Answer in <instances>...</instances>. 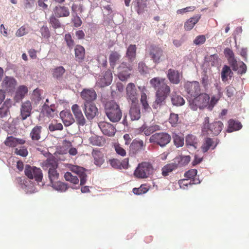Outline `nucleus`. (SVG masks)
Here are the masks:
<instances>
[{
    "instance_id": "nucleus-52",
    "label": "nucleus",
    "mask_w": 249,
    "mask_h": 249,
    "mask_svg": "<svg viewBox=\"0 0 249 249\" xmlns=\"http://www.w3.org/2000/svg\"><path fill=\"white\" fill-rule=\"evenodd\" d=\"M14 153L15 154L23 157H26L28 154V151L27 147L24 146H21L19 148H16L15 149Z\"/></svg>"
},
{
    "instance_id": "nucleus-6",
    "label": "nucleus",
    "mask_w": 249,
    "mask_h": 249,
    "mask_svg": "<svg viewBox=\"0 0 249 249\" xmlns=\"http://www.w3.org/2000/svg\"><path fill=\"white\" fill-rule=\"evenodd\" d=\"M154 168L149 162L143 161L139 163L134 171V176L139 178H146L152 175Z\"/></svg>"
},
{
    "instance_id": "nucleus-28",
    "label": "nucleus",
    "mask_w": 249,
    "mask_h": 249,
    "mask_svg": "<svg viewBox=\"0 0 249 249\" xmlns=\"http://www.w3.org/2000/svg\"><path fill=\"white\" fill-rule=\"evenodd\" d=\"M200 18L201 16L198 15L187 20L184 23V28L185 30L190 31L192 30L194 26L199 21Z\"/></svg>"
},
{
    "instance_id": "nucleus-23",
    "label": "nucleus",
    "mask_w": 249,
    "mask_h": 249,
    "mask_svg": "<svg viewBox=\"0 0 249 249\" xmlns=\"http://www.w3.org/2000/svg\"><path fill=\"white\" fill-rule=\"evenodd\" d=\"M129 114L132 121L138 120L141 118V110L138 103L131 104Z\"/></svg>"
},
{
    "instance_id": "nucleus-40",
    "label": "nucleus",
    "mask_w": 249,
    "mask_h": 249,
    "mask_svg": "<svg viewBox=\"0 0 249 249\" xmlns=\"http://www.w3.org/2000/svg\"><path fill=\"white\" fill-rule=\"evenodd\" d=\"M89 142L91 144L99 146H102L105 143V141L102 137L95 135L89 138Z\"/></svg>"
},
{
    "instance_id": "nucleus-9",
    "label": "nucleus",
    "mask_w": 249,
    "mask_h": 249,
    "mask_svg": "<svg viewBox=\"0 0 249 249\" xmlns=\"http://www.w3.org/2000/svg\"><path fill=\"white\" fill-rule=\"evenodd\" d=\"M146 145V143L142 140L137 138L134 139L129 146V155L133 156L141 151L145 150Z\"/></svg>"
},
{
    "instance_id": "nucleus-29",
    "label": "nucleus",
    "mask_w": 249,
    "mask_h": 249,
    "mask_svg": "<svg viewBox=\"0 0 249 249\" xmlns=\"http://www.w3.org/2000/svg\"><path fill=\"white\" fill-rule=\"evenodd\" d=\"M180 188L183 189H187L189 186H192L193 184H197L200 183L199 179H194L189 180L188 179H180L178 182Z\"/></svg>"
},
{
    "instance_id": "nucleus-62",
    "label": "nucleus",
    "mask_w": 249,
    "mask_h": 249,
    "mask_svg": "<svg viewBox=\"0 0 249 249\" xmlns=\"http://www.w3.org/2000/svg\"><path fill=\"white\" fill-rule=\"evenodd\" d=\"M50 23L55 29L60 28L61 26V24L59 20L53 16L50 18Z\"/></svg>"
},
{
    "instance_id": "nucleus-58",
    "label": "nucleus",
    "mask_w": 249,
    "mask_h": 249,
    "mask_svg": "<svg viewBox=\"0 0 249 249\" xmlns=\"http://www.w3.org/2000/svg\"><path fill=\"white\" fill-rule=\"evenodd\" d=\"M28 33V28L27 26L23 25L19 28L16 33V36L18 37L22 36Z\"/></svg>"
},
{
    "instance_id": "nucleus-39",
    "label": "nucleus",
    "mask_w": 249,
    "mask_h": 249,
    "mask_svg": "<svg viewBox=\"0 0 249 249\" xmlns=\"http://www.w3.org/2000/svg\"><path fill=\"white\" fill-rule=\"evenodd\" d=\"M178 167V164L175 163H171L165 165L162 168V175L166 177L169 175V173L176 169Z\"/></svg>"
},
{
    "instance_id": "nucleus-11",
    "label": "nucleus",
    "mask_w": 249,
    "mask_h": 249,
    "mask_svg": "<svg viewBox=\"0 0 249 249\" xmlns=\"http://www.w3.org/2000/svg\"><path fill=\"white\" fill-rule=\"evenodd\" d=\"M185 90L190 97H195L200 91V84L197 81H187L184 84Z\"/></svg>"
},
{
    "instance_id": "nucleus-37",
    "label": "nucleus",
    "mask_w": 249,
    "mask_h": 249,
    "mask_svg": "<svg viewBox=\"0 0 249 249\" xmlns=\"http://www.w3.org/2000/svg\"><path fill=\"white\" fill-rule=\"evenodd\" d=\"M229 126L228 132H231L234 131L238 130L242 127V124L240 122L233 120H230L228 122Z\"/></svg>"
},
{
    "instance_id": "nucleus-15",
    "label": "nucleus",
    "mask_w": 249,
    "mask_h": 249,
    "mask_svg": "<svg viewBox=\"0 0 249 249\" xmlns=\"http://www.w3.org/2000/svg\"><path fill=\"white\" fill-rule=\"evenodd\" d=\"M118 77L121 81H125L128 78L130 75L132 67L127 66L125 63H122L118 68Z\"/></svg>"
},
{
    "instance_id": "nucleus-25",
    "label": "nucleus",
    "mask_w": 249,
    "mask_h": 249,
    "mask_svg": "<svg viewBox=\"0 0 249 249\" xmlns=\"http://www.w3.org/2000/svg\"><path fill=\"white\" fill-rule=\"evenodd\" d=\"M60 116L66 126L71 125L74 122V119L70 111L63 110L60 112Z\"/></svg>"
},
{
    "instance_id": "nucleus-38",
    "label": "nucleus",
    "mask_w": 249,
    "mask_h": 249,
    "mask_svg": "<svg viewBox=\"0 0 249 249\" xmlns=\"http://www.w3.org/2000/svg\"><path fill=\"white\" fill-rule=\"evenodd\" d=\"M136 49L137 48L135 45H130L128 46L126 51V56L130 61H133L135 58Z\"/></svg>"
},
{
    "instance_id": "nucleus-3",
    "label": "nucleus",
    "mask_w": 249,
    "mask_h": 249,
    "mask_svg": "<svg viewBox=\"0 0 249 249\" xmlns=\"http://www.w3.org/2000/svg\"><path fill=\"white\" fill-rule=\"evenodd\" d=\"M42 167L44 170H48V178L51 183L57 181L59 174L57 171L58 163L54 157L48 158L42 163Z\"/></svg>"
},
{
    "instance_id": "nucleus-1",
    "label": "nucleus",
    "mask_w": 249,
    "mask_h": 249,
    "mask_svg": "<svg viewBox=\"0 0 249 249\" xmlns=\"http://www.w3.org/2000/svg\"><path fill=\"white\" fill-rule=\"evenodd\" d=\"M150 84L156 90V99L152 107L154 109L160 108L165 104V100L170 93L171 89L165 78L156 77L150 80Z\"/></svg>"
},
{
    "instance_id": "nucleus-56",
    "label": "nucleus",
    "mask_w": 249,
    "mask_h": 249,
    "mask_svg": "<svg viewBox=\"0 0 249 249\" xmlns=\"http://www.w3.org/2000/svg\"><path fill=\"white\" fill-rule=\"evenodd\" d=\"M4 144L10 147H16L17 146L16 138L13 136L7 137L4 141Z\"/></svg>"
},
{
    "instance_id": "nucleus-10",
    "label": "nucleus",
    "mask_w": 249,
    "mask_h": 249,
    "mask_svg": "<svg viewBox=\"0 0 249 249\" xmlns=\"http://www.w3.org/2000/svg\"><path fill=\"white\" fill-rule=\"evenodd\" d=\"M148 52L150 58L155 63H159L164 58L163 51L158 46L151 45Z\"/></svg>"
},
{
    "instance_id": "nucleus-60",
    "label": "nucleus",
    "mask_w": 249,
    "mask_h": 249,
    "mask_svg": "<svg viewBox=\"0 0 249 249\" xmlns=\"http://www.w3.org/2000/svg\"><path fill=\"white\" fill-rule=\"evenodd\" d=\"M201 82L202 86L205 89H207L208 88L209 85H210V80L209 76L207 74L206 72H204L202 74Z\"/></svg>"
},
{
    "instance_id": "nucleus-64",
    "label": "nucleus",
    "mask_w": 249,
    "mask_h": 249,
    "mask_svg": "<svg viewBox=\"0 0 249 249\" xmlns=\"http://www.w3.org/2000/svg\"><path fill=\"white\" fill-rule=\"evenodd\" d=\"M206 41V37L204 35H199L196 37L194 40V44L196 45H200L203 44Z\"/></svg>"
},
{
    "instance_id": "nucleus-53",
    "label": "nucleus",
    "mask_w": 249,
    "mask_h": 249,
    "mask_svg": "<svg viewBox=\"0 0 249 249\" xmlns=\"http://www.w3.org/2000/svg\"><path fill=\"white\" fill-rule=\"evenodd\" d=\"M149 189L145 184L142 185L139 188H134L133 189V192L134 194L140 195L146 193Z\"/></svg>"
},
{
    "instance_id": "nucleus-45",
    "label": "nucleus",
    "mask_w": 249,
    "mask_h": 249,
    "mask_svg": "<svg viewBox=\"0 0 249 249\" xmlns=\"http://www.w3.org/2000/svg\"><path fill=\"white\" fill-rule=\"evenodd\" d=\"M64 177L65 180L74 184L79 183V179L76 176H73L71 172H67L64 174Z\"/></svg>"
},
{
    "instance_id": "nucleus-63",
    "label": "nucleus",
    "mask_w": 249,
    "mask_h": 249,
    "mask_svg": "<svg viewBox=\"0 0 249 249\" xmlns=\"http://www.w3.org/2000/svg\"><path fill=\"white\" fill-rule=\"evenodd\" d=\"M40 32L42 36L44 38H48L50 36V31L46 25L43 26L40 28Z\"/></svg>"
},
{
    "instance_id": "nucleus-19",
    "label": "nucleus",
    "mask_w": 249,
    "mask_h": 249,
    "mask_svg": "<svg viewBox=\"0 0 249 249\" xmlns=\"http://www.w3.org/2000/svg\"><path fill=\"white\" fill-rule=\"evenodd\" d=\"M70 169L71 171L78 176L80 179V185H84L86 182L87 177L85 169L77 165H71Z\"/></svg>"
},
{
    "instance_id": "nucleus-50",
    "label": "nucleus",
    "mask_w": 249,
    "mask_h": 249,
    "mask_svg": "<svg viewBox=\"0 0 249 249\" xmlns=\"http://www.w3.org/2000/svg\"><path fill=\"white\" fill-rule=\"evenodd\" d=\"M64 40L66 42L67 47L70 50H71L74 47L75 43L70 33L66 34L65 35Z\"/></svg>"
},
{
    "instance_id": "nucleus-41",
    "label": "nucleus",
    "mask_w": 249,
    "mask_h": 249,
    "mask_svg": "<svg viewBox=\"0 0 249 249\" xmlns=\"http://www.w3.org/2000/svg\"><path fill=\"white\" fill-rule=\"evenodd\" d=\"M52 187L56 190L63 192H65L68 188L66 183L61 181H55L54 182L51 183Z\"/></svg>"
},
{
    "instance_id": "nucleus-17",
    "label": "nucleus",
    "mask_w": 249,
    "mask_h": 249,
    "mask_svg": "<svg viewBox=\"0 0 249 249\" xmlns=\"http://www.w3.org/2000/svg\"><path fill=\"white\" fill-rule=\"evenodd\" d=\"M99 126L103 133L107 136L112 137L116 133V128L112 124L106 122H100L99 124Z\"/></svg>"
},
{
    "instance_id": "nucleus-7",
    "label": "nucleus",
    "mask_w": 249,
    "mask_h": 249,
    "mask_svg": "<svg viewBox=\"0 0 249 249\" xmlns=\"http://www.w3.org/2000/svg\"><path fill=\"white\" fill-rule=\"evenodd\" d=\"M171 140V136L166 132H158L153 134L149 138V142L164 147Z\"/></svg>"
},
{
    "instance_id": "nucleus-27",
    "label": "nucleus",
    "mask_w": 249,
    "mask_h": 249,
    "mask_svg": "<svg viewBox=\"0 0 249 249\" xmlns=\"http://www.w3.org/2000/svg\"><path fill=\"white\" fill-rule=\"evenodd\" d=\"M160 126L157 124H153L147 126L146 124H143L140 128V131L143 132L145 136H150L154 132L160 130Z\"/></svg>"
},
{
    "instance_id": "nucleus-57",
    "label": "nucleus",
    "mask_w": 249,
    "mask_h": 249,
    "mask_svg": "<svg viewBox=\"0 0 249 249\" xmlns=\"http://www.w3.org/2000/svg\"><path fill=\"white\" fill-rule=\"evenodd\" d=\"M10 114L9 107L5 104H4L0 107V118H3L7 117Z\"/></svg>"
},
{
    "instance_id": "nucleus-35",
    "label": "nucleus",
    "mask_w": 249,
    "mask_h": 249,
    "mask_svg": "<svg viewBox=\"0 0 249 249\" xmlns=\"http://www.w3.org/2000/svg\"><path fill=\"white\" fill-rule=\"evenodd\" d=\"M231 65L232 67V70L235 71H237L240 74H243L246 72L247 66L243 62L240 63L238 66L236 60H233Z\"/></svg>"
},
{
    "instance_id": "nucleus-26",
    "label": "nucleus",
    "mask_w": 249,
    "mask_h": 249,
    "mask_svg": "<svg viewBox=\"0 0 249 249\" xmlns=\"http://www.w3.org/2000/svg\"><path fill=\"white\" fill-rule=\"evenodd\" d=\"M91 155L94 159V163L96 165L100 166L104 162V154L100 150L94 149Z\"/></svg>"
},
{
    "instance_id": "nucleus-34",
    "label": "nucleus",
    "mask_w": 249,
    "mask_h": 249,
    "mask_svg": "<svg viewBox=\"0 0 249 249\" xmlns=\"http://www.w3.org/2000/svg\"><path fill=\"white\" fill-rule=\"evenodd\" d=\"M42 112L47 117H53L56 114L54 105H48L45 104L42 107Z\"/></svg>"
},
{
    "instance_id": "nucleus-61",
    "label": "nucleus",
    "mask_w": 249,
    "mask_h": 249,
    "mask_svg": "<svg viewBox=\"0 0 249 249\" xmlns=\"http://www.w3.org/2000/svg\"><path fill=\"white\" fill-rule=\"evenodd\" d=\"M109 162L110 165L116 169H122V163L119 160L116 159H113L109 160Z\"/></svg>"
},
{
    "instance_id": "nucleus-4",
    "label": "nucleus",
    "mask_w": 249,
    "mask_h": 249,
    "mask_svg": "<svg viewBox=\"0 0 249 249\" xmlns=\"http://www.w3.org/2000/svg\"><path fill=\"white\" fill-rule=\"evenodd\" d=\"M209 100V94L206 93H199L194 98H190L188 100L189 106L194 111H196L198 108L203 109L206 107L208 108Z\"/></svg>"
},
{
    "instance_id": "nucleus-42",
    "label": "nucleus",
    "mask_w": 249,
    "mask_h": 249,
    "mask_svg": "<svg viewBox=\"0 0 249 249\" xmlns=\"http://www.w3.org/2000/svg\"><path fill=\"white\" fill-rule=\"evenodd\" d=\"M198 140L196 136L192 135L189 134L186 137V143L188 145H190L194 147L195 148L197 146Z\"/></svg>"
},
{
    "instance_id": "nucleus-54",
    "label": "nucleus",
    "mask_w": 249,
    "mask_h": 249,
    "mask_svg": "<svg viewBox=\"0 0 249 249\" xmlns=\"http://www.w3.org/2000/svg\"><path fill=\"white\" fill-rule=\"evenodd\" d=\"M141 103L142 105V108L145 110H147L150 108V107L147 101V96L145 93L142 92L141 93Z\"/></svg>"
},
{
    "instance_id": "nucleus-33",
    "label": "nucleus",
    "mask_w": 249,
    "mask_h": 249,
    "mask_svg": "<svg viewBox=\"0 0 249 249\" xmlns=\"http://www.w3.org/2000/svg\"><path fill=\"white\" fill-rule=\"evenodd\" d=\"M74 51L76 61L82 62L85 58V50L84 48L81 45H77Z\"/></svg>"
},
{
    "instance_id": "nucleus-32",
    "label": "nucleus",
    "mask_w": 249,
    "mask_h": 249,
    "mask_svg": "<svg viewBox=\"0 0 249 249\" xmlns=\"http://www.w3.org/2000/svg\"><path fill=\"white\" fill-rule=\"evenodd\" d=\"M121 57L120 53L116 51L111 52L109 56V62L111 68L113 69Z\"/></svg>"
},
{
    "instance_id": "nucleus-44",
    "label": "nucleus",
    "mask_w": 249,
    "mask_h": 249,
    "mask_svg": "<svg viewBox=\"0 0 249 249\" xmlns=\"http://www.w3.org/2000/svg\"><path fill=\"white\" fill-rule=\"evenodd\" d=\"M222 95V93L221 92L220 90H218V93L217 96H213L211 97V100H209V103H208V109L210 110H212L213 107L217 103L218 101L221 98Z\"/></svg>"
},
{
    "instance_id": "nucleus-55",
    "label": "nucleus",
    "mask_w": 249,
    "mask_h": 249,
    "mask_svg": "<svg viewBox=\"0 0 249 249\" xmlns=\"http://www.w3.org/2000/svg\"><path fill=\"white\" fill-rule=\"evenodd\" d=\"M197 173V171L196 169H192L188 170L184 174V177L186 178V179L193 180L194 179H197L196 178Z\"/></svg>"
},
{
    "instance_id": "nucleus-43",
    "label": "nucleus",
    "mask_w": 249,
    "mask_h": 249,
    "mask_svg": "<svg viewBox=\"0 0 249 249\" xmlns=\"http://www.w3.org/2000/svg\"><path fill=\"white\" fill-rule=\"evenodd\" d=\"M27 92L28 89L26 86H20L16 91V97L18 100H21L24 98Z\"/></svg>"
},
{
    "instance_id": "nucleus-36",
    "label": "nucleus",
    "mask_w": 249,
    "mask_h": 249,
    "mask_svg": "<svg viewBox=\"0 0 249 249\" xmlns=\"http://www.w3.org/2000/svg\"><path fill=\"white\" fill-rule=\"evenodd\" d=\"M233 73L231 71L230 67L224 65L222 68L221 75V79L223 82H225L228 80V77H231L232 76Z\"/></svg>"
},
{
    "instance_id": "nucleus-30",
    "label": "nucleus",
    "mask_w": 249,
    "mask_h": 249,
    "mask_svg": "<svg viewBox=\"0 0 249 249\" xmlns=\"http://www.w3.org/2000/svg\"><path fill=\"white\" fill-rule=\"evenodd\" d=\"M42 127L40 125L35 126L31 131L30 137L33 141H38L41 139Z\"/></svg>"
},
{
    "instance_id": "nucleus-47",
    "label": "nucleus",
    "mask_w": 249,
    "mask_h": 249,
    "mask_svg": "<svg viewBox=\"0 0 249 249\" xmlns=\"http://www.w3.org/2000/svg\"><path fill=\"white\" fill-rule=\"evenodd\" d=\"M52 72L53 77L56 79H58L61 78L65 73V70L62 66H59L53 69Z\"/></svg>"
},
{
    "instance_id": "nucleus-18",
    "label": "nucleus",
    "mask_w": 249,
    "mask_h": 249,
    "mask_svg": "<svg viewBox=\"0 0 249 249\" xmlns=\"http://www.w3.org/2000/svg\"><path fill=\"white\" fill-rule=\"evenodd\" d=\"M219 142L217 139H214L209 137L204 139L203 142L201 146V149L203 153L207 152L211 148L214 149Z\"/></svg>"
},
{
    "instance_id": "nucleus-21",
    "label": "nucleus",
    "mask_w": 249,
    "mask_h": 249,
    "mask_svg": "<svg viewBox=\"0 0 249 249\" xmlns=\"http://www.w3.org/2000/svg\"><path fill=\"white\" fill-rule=\"evenodd\" d=\"M17 85V81L13 77L5 76L1 83V86L8 91L14 90Z\"/></svg>"
},
{
    "instance_id": "nucleus-24",
    "label": "nucleus",
    "mask_w": 249,
    "mask_h": 249,
    "mask_svg": "<svg viewBox=\"0 0 249 249\" xmlns=\"http://www.w3.org/2000/svg\"><path fill=\"white\" fill-rule=\"evenodd\" d=\"M167 77L172 84L177 85L180 82V75L178 71L172 69H169Z\"/></svg>"
},
{
    "instance_id": "nucleus-46",
    "label": "nucleus",
    "mask_w": 249,
    "mask_h": 249,
    "mask_svg": "<svg viewBox=\"0 0 249 249\" xmlns=\"http://www.w3.org/2000/svg\"><path fill=\"white\" fill-rule=\"evenodd\" d=\"M172 104L177 106H181L184 104L185 100L180 95H173L171 98Z\"/></svg>"
},
{
    "instance_id": "nucleus-20",
    "label": "nucleus",
    "mask_w": 249,
    "mask_h": 249,
    "mask_svg": "<svg viewBox=\"0 0 249 249\" xmlns=\"http://www.w3.org/2000/svg\"><path fill=\"white\" fill-rule=\"evenodd\" d=\"M112 73L110 70H107L104 74L100 78L97 83L101 87L109 85L112 81Z\"/></svg>"
},
{
    "instance_id": "nucleus-16",
    "label": "nucleus",
    "mask_w": 249,
    "mask_h": 249,
    "mask_svg": "<svg viewBox=\"0 0 249 249\" xmlns=\"http://www.w3.org/2000/svg\"><path fill=\"white\" fill-rule=\"evenodd\" d=\"M71 110L75 116L77 124L81 126L85 125L86 123V120L80 107L77 104H74L71 107Z\"/></svg>"
},
{
    "instance_id": "nucleus-2",
    "label": "nucleus",
    "mask_w": 249,
    "mask_h": 249,
    "mask_svg": "<svg viewBox=\"0 0 249 249\" xmlns=\"http://www.w3.org/2000/svg\"><path fill=\"white\" fill-rule=\"evenodd\" d=\"M105 111L107 118L112 123L118 122L122 118V111L120 106L114 101L106 103Z\"/></svg>"
},
{
    "instance_id": "nucleus-31",
    "label": "nucleus",
    "mask_w": 249,
    "mask_h": 249,
    "mask_svg": "<svg viewBox=\"0 0 249 249\" xmlns=\"http://www.w3.org/2000/svg\"><path fill=\"white\" fill-rule=\"evenodd\" d=\"M54 13L57 17H68L70 15L69 8L64 6H56L54 10Z\"/></svg>"
},
{
    "instance_id": "nucleus-12",
    "label": "nucleus",
    "mask_w": 249,
    "mask_h": 249,
    "mask_svg": "<svg viewBox=\"0 0 249 249\" xmlns=\"http://www.w3.org/2000/svg\"><path fill=\"white\" fill-rule=\"evenodd\" d=\"M138 93L135 85L132 83H128L126 88V98L131 104L138 103Z\"/></svg>"
},
{
    "instance_id": "nucleus-59",
    "label": "nucleus",
    "mask_w": 249,
    "mask_h": 249,
    "mask_svg": "<svg viewBox=\"0 0 249 249\" xmlns=\"http://www.w3.org/2000/svg\"><path fill=\"white\" fill-rule=\"evenodd\" d=\"M63 128L62 124L61 123H57L56 122L52 123L49 125V129L50 131L62 130Z\"/></svg>"
},
{
    "instance_id": "nucleus-5",
    "label": "nucleus",
    "mask_w": 249,
    "mask_h": 249,
    "mask_svg": "<svg viewBox=\"0 0 249 249\" xmlns=\"http://www.w3.org/2000/svg\"><path fill=\"white\" fill-rule=\"evenodd\" d=\"M223 124L220 121H215L212 123L209 122V117H206L203 123L202 132L208 135L217 136L222 131Z\"/></svg>"
},
{
    "instance_id": "nucleus-51",
    "label": "nucleus",
    "mask_w": 249,
    "mask_h": 249,
    "mask_svg": "<svg viewBox=\"0 0 249 249\" xmlns=\"http://www.w3.org/2000/svg\"><path fill=\"white\" fill-rule=\"evenodd\" d=\"M169 122L172 126L175 127L179 122V117L177 114L171 113L169 118Z\"/></svg>"
},
{
    "instance_id": "nucleus-22",
    "label": "nucleus",
    "mask_w": 249,
    "mask_h": 249,
    "mask_svg": "<svg viewBox=\"0 0 249 249\" xmlns=\"http://www.w3.org/2000/svg\"><path fill=\"white\" fill-rule=\"evenodd\" d=\"M32 107L29 101L23 103L20 108V116L22 120H25L31 115Z\"/></svg>"
},
{
    "instance_id": "nucleus-8",
    "label": "nucleus",
    "mask_w": 249,
    "mask_h": 249,
    "mask_svg": "<svg viewBox=\"0 0 249 249\" xmlns=\"http://www.w3.org/2000/svg\"><path fill=\"white\" fill-rule=\"evenodd\" d=\"M25 175L30 179H35L37 182L42 181L43 174L39 168L26 164L24 170Z\"/></svg>"
},
{
    "instance_id": "nucleus-14",
    "label": "nucleus",
    "mask_w": 249,
    "mask_h": 249,
    "mask_svg": "<svg viewBox=\"0 0 249 249\" xmlns=\"http://www.w3.org/2000/svg\"><path fill=\"white\" fill-rule=\"evenodd\" d=\"M81 98L84 100V103L90 104L95 101L97 98V94L92 89H84L80 94Z\"/></svg>"
},
{
    "instance_id": "nucleus-49",
    "label": "nucleus",
    "mask_w": 249,
    "mask_h": 249,
    "mask_svg": "<svg viewBox=\"0 0 249 249\" xmlns=\"http://www.w3.org/2000/svg\"><path fill=\"white\" fill-rule=\"evenodd\" d=\"M173 141L177 147L182 146L184 144V138L178 134H174L173 136Z\"/></svg>"
},
{
    "instance_id": "nucleus-13",
    "label": "nucleus",
    "mask_w": 249,
    "mask_h": 249,
    "mask_svg": "<svg viewBox=\"0 0 249 249\" xmlns=\"http://www.w3.org/2000/svg\"><path fill=\"white\" fill-rule=\"evenodd\" d=\"M84 111L87 118L91 120L99 114L98 109L94 103H84Z\"/></svg>"
},
{
    "instance_id": "nucleus-48",
    "label": "nucleus",
    "mask_w": 249,
    "mask_h": 249,
    "mask_svg": "<svg viewBox=\"0 0 249 249\" xmlns=\"http://www.w3.org/2000/svg\"><path fill=\"white\" fill-rule=\"evenodd\" d=\"M116 153L119 156L124 157L126 155V150L118 143H115L113 145Z\"/></svg>"
}]
</instances>
